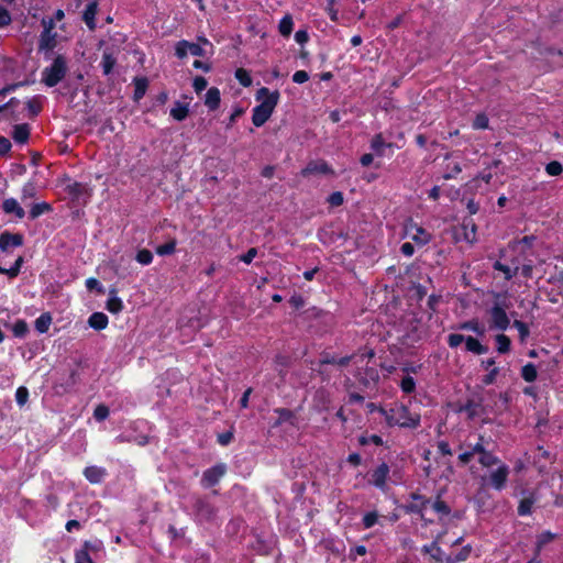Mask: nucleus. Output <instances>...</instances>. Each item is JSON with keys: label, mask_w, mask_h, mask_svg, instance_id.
<instances>
[{"label": "nucleus", "mask_w": 563, "mask_h": 563, "mask_svg": "<svg viewBox=\"0 0 563 563\" xmlns=\"http://www.w3.org/2000/svg\"><path fill=\"white\" fill-rule=\"evenodd\" d=\"M44 30L41 33L38 42V51L44 53L45 59H51L52 52L57 45L56 33H53L55 26L53 19L42 20Z\"/></svg>", "instance_id": "20e7f679"}, {"label": "nucleus", "mask_w": 563, "mask_h": 563, "mask_svg": "<svg viewBox=\"0 0 563 563\" xmlns=\"http://www.w3.org/2000/svg\"><path fill=\"white\" fill-rule=\"evenodd\" d=\"M416 383L411 376H406L401 380V389L406 394H410L415 390Z\"/></svg>", "instance_id": "3c124183"}, {"label": "nucleus", "mask_w": 563, "mask_h": 563, "mask_svg": "<svg viewBox=\"0 0 563 563\" xmlns=\"http://www.w3.org/2000/svg\"><path fill=\"white\" fill-rule=\"evenodd\" d=\"M109 299L107 300L106 308L111 313H119L123 309L122 300L117 296V290L112 288L109 291Z\"/></svg>", "instance_id": "412c9836"}, {"label": "nucleus", "mask_w": 563, "mask_h": 563, "mask_svg": "<svg viewBox=\"0 0 563 563\" xmlns=\"http://www.w3.org/2000/svg\"><path fill=\"white\" fill-rule=\"evenodd\" d=\"M220 90L216 87H211L208 89L205 96V104L209 108V110H217L220 106Z\"/></svg>", "instance_id": "6ab92c4d"}, {"label": "nucleus", "mask_w": 563, "mask_h": 563, "mask_svg": "<svg viewBox=\"0 0 563 563\" xmlns=\"http://www.w3.org/2000/svg\"><path fill=\"white\" fill-rule=\"evenodd\" d=\"M494 268L497 269V271H500L504 273L505 275V278L507 280L511 279L516 274H517V271H518V267H516L514 271L507 266V265H504L501 264L500 262H496L494 264Z\"/></svg>", "instance_id": "37998d69"}, {"label": "nucleus", "mask_w": 563, "mask_h": 563, "mask_svg": "<svg viewBox=\"0 0 563 563\" xmlns=\"http://www.w3.org/2000/svg\"><path fill=\"white\" fill-rule=\"evenodd\" d=\"M389 466L386 463L378 465L371 474L369 482L377 488L385 489Z\"/></svg>", "instance_id": "9b49d317"}, {"label": "nucleus", "mask_w": 563, "mask_h": 563, "mask_svg": "<svg viewBox=\"0 0 563 563\" xmlns=\"http://www.w3.org/2000/svg\"><path fill=\"white\" fill-rule=\"evenodd\" d=\"M11 21L10 12L0 5V29L9 25Z\"/></svg>", "instance_id": "4d7b16f0"}, {"label": "nucleus", "mask_w": 563, "mask_h": 563, "mask_svg": "<svg viewBox=\"0 0 563 563\" xmlns=\"http://www.w3.org/2000/svg\"><path fill=\"white\" fill-rule=\"evenodd\" d=\"M66 70V58L63 55H58L49 67L43 69L42 81L48 87H54L65 77Z\"/></svg>", "instance_id": "7ed1b4c3"}, {"label": "nucleus", "mask_w": 563, "mask_h": 563, "mask_svg": "<svg viewBox=\"0 0 563 563\" xmlns=\"http://www.w3.org/2000/svg\"><path fill=\"white\" fill-rule=\"evenodd\" d=\"M385 142L383 140L382 134H376L371 143V147L373 151H375L378 155H383V150L385 147Z\"/></svg>", "instance_id": "49530a36"}, {"label": "nucleus", "mask_w": 563, "mask_h": 563, "mask_svg": "<svg viewBox=\"0 0 563 563\" xmlns=\"http://www.w3.org/2000/svg\"><path fill=\"white\" fill-rule=\"evenodd\" d=\"M262 98H264L262 103L253 109L252 122L255 126H262L271 118L277 106L279 92L277 90L269 92L267 88L263 87L257 91V99Z\"/></svg>", "instance_id": "f257e3e1"}, {"label": "nucleus", "mask_w": 563, "mask_h": 563, "mask_svg": "<svg viewBox=\"0 0 563 563\" xmlns=\"http://www.w3.org/2000/svg\"><path fill=\"white\" fill-rule=\"evenodd\" d=\"M12 145L9 139L4 136H0V155L3 156L8 154L11 150Z\"/></svg>", "instance_id": "0e129e2a"}, {"label": "nucleus", "mask_w": 563, "mask_h": 563, "mask_svg": "<svg viewBox=\"0 0 563 563\" xmlns=\"http://www.w3.org/2000/svg\"><path fill=\"white\" fill-rule=\"evenodd\" d=\"M316 174L333 175V170L324 161H312L301 170L303 177Z\"/></svg>", "instance_id": "9d476101"}, {"label": "nucleus", "mask_w": 563, "mask_h": 563, "mask_svg": "<svg viewBox=\"0 0 563 563\" xmlns=\"http://www.w3.org/2000/svg\"><path fill=\"white\" fill-rule=\"evenodd\" d=\"M84 474L90 483L97 484L101 482L106 471L98 466H89L85 468Z\"/></svg>", "instance_id": "5701e85b"}, {"label": "nucleus", "mask_w": 563, "mask_h": 563, "mask_svg": "<svg viewBox=\"0 0 563 563\" xmlns=\"http://www.w3.org/2000/svg\"><path fill=\"white\" fill-rule=\"evenodd\" d=\"M35 196V186L33 183H27L23 186L22 197L23 198H32Z\"/></svg>", "instance_id": "69168bd1"}, {"label": "nucleus", "mask_w": 563, "mask_h": 563, "mask_svg": "<svg viewBox=\"0 0 563 563\" xmlns=\"http://www.w3.org/2000/svg\"><path fill=\"white\" fill-rule=\"evenodd\" d=\"M109 416V408L106 405H98L93 411V417L98 421L107 419Z\"/></svg>", "instance_id": "8fccbe9b"}, {"label": "nucleus", "mask_w": 563, "mask_h": 563, "mask_svg": "<svg viewBox=\"0 0 563 563\" xmlns=\"http://www.w3.org/2000/svg\"><path fill=\"white\" fill-rule=\"evenodd\" d=\"M30 137V126L26 123L16 124L13 126L12 139L15 143L24 144Z\"/></svg>", "instance_id": "dca6fc26"}, {"label": "nucleus", "mask_w": 563, "mask_h": 563, "mask_svg": "<svg viewBox=\"0 0 563 563\" xmlns=\"http://www.w3.org/2000/svg\"><path fill=\"white\" fill-rule=\"evenodd\" d=\"M115 63H117V59L112 55V53L104 51V53L102 55V62H101L103 74L109 75L112 71Z\"/></svg>", "instance_id": "c85d7f7f"}, {"label": "nucleus", "mask_w": 563, "mask_h": 563, "mask_svg": "<svg viewBox=\"0 0 563 563\" xmlns=\"http://www.w3.org/2000/svg\"><path fill=\"white\" fill-rule=\"evenodd\" d=\"M309 79V75L306 70H298L294 74L292 80L296 84H303Z\"/></svg>", "instance_id": "774afa93"}, {"label": "nucleus", "mask_w": 563, "mask_h": 563, "mask_svg": "<svg viewBox=\"0 0 563 563\" xmlns=\"http://www.w3.org/2000/svg\"><path fill=\"white\" fill-rule=\"evenodd\" d=\"M537 496L534 493H529L527 496H523L518 506V514L520 516H527L531 514L532 506L537 501Z\"/></svg>", "instance_id": "f3484780"}, {"label": "nucleus", "mask_w": 563, "mask_h": 563, "mask_svg": "<svg viewBox=\"0 0 563 563\" xmlns=\"http://www.w3.org/2000/svg\"><path fill=\"white\" fill-rule=\"evenodd\" d=\"M509 475V468L507 465L503 464L500 465L496 471H494L490 476V485L497 489L500 490L505 487L507 478Z\"/></svg>", "instance_id": "ddd939ff"}, {"label": "nucleus", "mask_w": 563, "mask_h": 563, "mask_svg": "<svg viewBox=\"0 0 563 563\" xmlns=\"http://www.w3.org/2000/svg\"><path fill=\"white\" fill-rule=\"evenodd\" d=\"M464 341H465L464 335L459 334V333H452L448 338V343L451 347H457Z\"/></svg>", "instance_id": "6e6d98bb"}, {"label": "nucleus", "mask_w": 563, "mask_h": 563, "mask_svg": "<svg viewBox=\"0 0 563 563\" xmlns=\"http://www.w3.org/2000/svg\"><path fill=\"white\" fill-rule=\"evenodd\" d=\"M257 255V250L255 247H251L245 254L240 256V261L245 264H250L253 258Z\"/></svg>", "instance_id": "338daca9"}, {"label": "nucleus", "mask_w": 563, "mask_h": 563, "mask_svg": "<svg viewBox=\"0 0 563 563\" xmlns=\"http://www.w3.org/2000/svg\"><path fill=\"white\" fill-rule=\"evenodd\" d=\"M498 374H499V368L498 367H493L490 369V372L483 377V383L485 385H492L496 380V377H497Z\"/></svg>", "instance_id": "680f3d73"}, {"label": "nucleus", "mask_w": 563, "mask_h": 563, "mask_svg": "<svg viewBox=\"0 0 563 563\" xmlns=\"http://www.w3.org/2000/svg\"><path fill=\"white\" fill-rule=\"evenodd\" d=\"M207 85H208V82H207L206 78H203L201 76L196 77L194 80V89L197 93L205 90L207 88Z\"/></svg>", "instance_id": "e2e57ef3"}, {"label": "nucleus", "mask_w": 563, "mask_h": 563, "mask_svg": "<svg viewBox=\"0 0 563 563\" xmlns=\"http://www.w3.org/2000/svg\"><path fill=\"white\" fill-rule=\"evenodd\" d=\"M460 329L461 330H472V331L476 332L479 335L484 334V332H485L484 327H482L478 323V321H476V320H471V321L462 323L460 325Z\"/></svg>", "instance_id": "a19ab883"}, {"label": "nucleus", "mask_w": 563, "mask_h": 563, "mask_svg": "<svg viewBox=\"0 0 563 563\" xmlns=\"http://www.w3.org/2000/svg\"><path fill=\"white\" fill-rule=\"evenodd\" d=\"M71 192H73V201L75 199H79V197H82L84 198V202H85L86 201V197L88 196L86 187H84L80 184L73 185Z\"/></svg>", "instance_id": "09e8293b"}, {"label": "nucleus", "mask_w": 563, "mask_h": 563, "mask_svg": "<svg viewBox=\"0 0 563 563\" xmlns=\"http://www.w3.org/2000/svg\"><path fill=\"white\" fill-rule=\"evenodd\" d=\"M278 413V419L275 422V426H280L283 422L291 421L294 418V415L288 409H276L275 410Z\"/></svg>", "instance_id": "de8ad7c7"}, {"label": "nucleus", "mask_w": 563, "mask_h": 563, "mask_svg": "<svg viewBox=\"0 0 563 563\" xmlns=\"http://www.w3.org/2000/svg\"><path fill=\"white\" fill-rule=\"evenodd\" d=\"M406 233L412 241L420 245H424L431 240V234L413 222H409L406 225Z\"/></svg>", "instance_id": "0eeeda50"}, {"label": "nucleus", "mask_w": 563, "mask_h": 563, "mask_svg": "<svg viewBox=\"0 0 563 563\" xmlns=\"http://www.w3.org/2000/svg\"><path fill=\"white\" fill-rule=\"evenodd\" d=\"M235 77L236 79L239 80V82L244 86V87H249L251 86L252 84V79H251V76L249 75V73L243 69V68H239L236 69L235 71Z\"/></svg>", "instance_id": "a18cd8bd"}, {"label": "nucleus", "mask_w": 563, "mask_h": 563, "mask_svg": "<svg viewBox=\"0 0 563 563\" xmlns=\"http://www.w3.org/2000/svg\"><path fill=\"white\" fill-rule=\"evenodd\" d=\"M374 443L375 445H382L383 444V439L377 435V434H372L371 437H362L360 439V443L362 445H365V444H368V443Z\"/></svg>", "instance_id": "13d9d810"}, {"label": "nucleus", "mask_w": 563, "mask_h": 563, "mask_svg": "<svg viewBox=\"0 0 563 563\" xmlns=\"http://www.w3.org/2000/svg\"><path fill=\"white\" fill-rule=\"evenodd\" d=\"M135 260L142 265H148L153 261V254L147 249H142L136 253Z\"/></svg>", "instance_id": "ea45409f"}, {"label": "nucleus", "mask_w": 563, "mask_h": 563, "mask_svg": "<svg viewBox=\"0 0 563 563\" xmlns=\"http://www.w3.org/2000/svg\"><path fill=\"white\" fill-rule=\"evenodd\" d=\"M88 324L95 330H103L108 325V317L103 312H93L88 319Z\"/></svg>", "instance_id": "aec40b11"}, {"label": "nucleus", "mask_w": 563, "mask_h": 563, "mask_svg": "<svg viewBox=\"0 0 563 563\" xmlns=\"http://www.w3.org/2000/svg\"><path fill=\"white\" fill-rule=\"evenodd\" d=\"M378 516L376 512H368L363 518V523L365 528H371L377 522Z\"/></svg>", "instance_id": "052dcab7"}, {"label": "nucleus", "mask_w": 563, "mask_h": 563, "mask_svg": "<svg viewBox=\"0 0 563 563\" xmlns=\"http://www.w3.org/2000/svg\"><path fill=\"white\" fill-rule=\"evenodd\" d=\"M464 239L473 243L476 240V225L472 220H465L463 223Z\"/></svg>", "instance_id": "c756f323"}, {"label": "nucleus", "mask_w": 563, "mask_h": 563, "mask_svg": "<svg viewBox=\"0 0 563 563\" xmlns=\"http://www.w3.org/2000/svg\"><path fill=\"white\" fill-rule=\"evenodd\" d=\"M497 351L499 353H507L510 350V339L505 334L496 336Z\"/></svg>", "instance_id": "e433bc0d"}, {"label": "nucleus", "mask_w": 563, "mask_h": 563, "mask_svg": "<svg viewBox=\"0 0 563 563\" xmlns=\"http://www.w3.org/2000/svg\"><path fill=\"white\" fill-rule=\"evenodd\" d=\"M479 463L484 467H490L493 465H496L498 463V459L493 455L492 453L485 451L478 459Z\"/></svg>", "instance_id": "79ce46f5"}, {"label": "nucleus", "mask_w": 563, "mask_h": 563, "mask_svg": "<svg viewBox=\"0 0 563 563\" xmlns=\"http://www.w3.org/2000/svg\"><path fill=\"white\" fill-rule=\"evenodd\" d=\"M43 108V97L34 96L26 101V109L29 110L30 117L34 118L40 114Z\"/></svg>", "instance_id": "393cba45"}, {"label": "nucleus", "mask_w": 563, "mask_h": 563, "mask_svg": "<svg viewBox=\"0 0 563 563\" xmlns=\"http://www.w3.org/2000/svg\"><path fill=\"white\" fill-rule=\"evenodd\" d=\"M51 324H52L51 313L44 312L38 318H36L35 322H34V328L40 334H44L48 331Z\"/></svg>", "instance_id": "b1692460"}, {"label": "nucleus", "mask_w": 563, "mask_h": 563, "mask_svg": "<svg viewBox=\"0 0 563 563\" xmlns=\"http://www.w3.org/2000/svg\"><path fill=\"white\" fill-rule=\"evenodd\" d=\"M97 9H98V2L97 0H91L84 13H82V20L84 22L86 23V25L90 29V30H93L95 26H96V14H97Z\"/></svg>", "instance_id": "2eb2a0df"}, {"label": "nucleus", "mask_w": 563, "mask_h": 563, "mask_svg": "<svg viewBox=\"0 0 563 563\" xmlns=\"http://www.w3.org/2000/svg\"><path fill=\"white\" fill-rule=\"evenodd\" d=\"M422 551L426 552V553H430L431 558L434 559L438 563H442L443 562L442 551L438 547L437 542H432L429 545H424Z\"/></svg>", "instance_id": "2f4dec72"}, {"label": "nucleus", "mask_w": 563, "mask_h": 563, "mask_svg": "<svg viewBox=\"0 0 563 563\" xmlns=\"http://www.w3.org/2000/svg\"><path fill=\"white\" fill-rule=\"evenodd\" d=\"M465 345H466L467 351L473 352L478 355L486 353L488 350L486 346L481 344V342L477 339H475L473 336H467L465 339Z\"/></svg>", "instance_id": "a878e982"}, {"label": "nucleus", "mask_w": 563, "mask_h": 563, "mask_svg": "<svg viewBox=\"0 0 563 563\" xmlns=\"http://www.w3.org/2000/svg\"><path fill=\"white\" fill-rule=\"evenodd\" d=\"M24 238L21 233H11L4 231L0 234V250L8 252L10 247H19L23 245Z\"/></svg>", "instance_id": "6e6552de"}, {"label": "nucleus", "mask_w": 563, "mask_h": 563, "mask_svg": "<svg viewBox=\"0 0 563 563\" xmlns=\"http://www.w3.org/2000/svg\"><path fill=\"white\" fill-rule=\"evenodd\" d=\"M460 411L461 412H466L468 419H474L477 416L488 413L490 410H489V407L487 405L483 404V398L478 397V398H470V399H467L465 405H463L460 408Z\"/></svg>", "instance_id": "39448f33"}, {"label": "nucleus", "mask_w": 563, "mask_h": 563, "mask_svg": "<svg viewBox=\"0 0 563 563\" xmlns=\"http://www.w3.org/2000/svg\"><path fill=\"white\" fill-rule=\"evenodd\" d=\"M379 411L385 416L389 426L417 428L420 422V416L418 413H411L404 405H397L388 411L380 408Z\"/></svg>", "instance_id": "f03ea898"}, {"label": "nucleus", "mask_w": 563, "mask_h": 563, "mask_svg": "<svg viewBox=\"0 0 563 563\" xmlns=\"http://www.w3.org/2000/svg\"><path fill=\"white\" fill-rule=\"evenodd\" d=\"M29 389L25 386H20L15 390V401L20 407H23L29 400Z\"/></svg>", "instance_id": "4c0bfd02"}, {"label": "nucleus", "mask_w": 563, "mask_h": 563, "mask_svg": "<svg viewBox=\"0 0 563 563\" xmlns=\"http://www.w3.org/2000/svg\"><path fill=\"white\" fill-rule=\"evenodd\" d=\"M514 327L518 330L521 341H523L529 335V329L525 322L515 320Z\"/></svg>", "instance_id": "603ef678"}, {"label": "nucleus", "mask_w": 563, "mask_h": 563, "mask_svg": "<svg viewBox=\"0 0 563 563\" xmlns=\"http://www.w3.org/2000/svg\"><path fill=\"white\" fill-rule=\"evenodd\" d=\"M2 210L8 214L13 213L18 219H22L25 216L24 209L14 198L4 199L2 202Z\"/></svg>", "instance_id": "4468645a"}, {"label": "nucleus", "mask_w": 563, "mask_h": 563, "mask_svg": "<svg viewBox=\"0 0 563 563\" xmlns=\"http://www.w3.org/2000/svg\"><path fill=\"white\" fill-rule=\"evenodd\" d=\"M170 115L177 121H183L188 115V107L177 102L175 107L172 108Z\"/></svg>", "instance_id": "7c9ffc66"}, {"label": "nucleus", "mask_w": 563, "mask_h": 563, "mask_svg": "<svg viewBox=\"0 0 563 563\" xmlns=\"http://www.w3.org/2000/svg\"><path fill=\"white\" fill-rule=\"evenodd\" d=\"M23 263H24L23 257L19 256L15 260V262L13 263V265L10 268H7L5 275L9 278H15L20 274V271H21V267H22Z\"/></svg>", "instance_id": "58836bf2"}, {"label": "nucleus", "mask_w": 563, "mask_h": 563, "mask_svg": "<svg viewBox=\"0 0 563 563\" xmlns=\"http://www.w3.org/2000/svg\"><path fill=\"white\" fill-rule=\"evenodd\" d=\"M49 210H51V206L47 202L34 203L29 211V218L31 220H35L36 218H38L40 216H42L43 213H45Z\"/></svg>", "instance_id": "cd10ccee"}, {"label": "nucleus", "mask_w": 563, "mask_h": 563, "mask_svg": "<svg viewBox=\"0 0 563 563\" xmlns=\"http://www.w3.org/2000/svg\"><path fill=\"white\" fill-rule=\"evenodd\" d=\"M521 376L528 383L534 382L536 378H537V368H536V366L533 364H531V363L525 365L522 367Z\"/></svg>", "instance_id": "c9c22d12"}, {"label": "nucleus", "mask_w": 563, "mask_h": 563, "mask_svg": "<svg viewBox=\"0 0 563 563\" xmlns=\"http://www.w3.org/2000/svg\"><path fill=\"white\" fill-rule=\"evenodd\" d=\"M490 328H495L498 330H506L509 325V318L506 313V310L499 306L495 305L490 311Z\"/></svg>", "instance_id": "423d86ee"}, {"label": "nucleus", "mask_w": 563, "mask_h": 563, "mask_svg": "<svg viewBox=\"0 0 563 563\" xmlns=\"http://www.w3.org/2000/svg\"><path fill=\"white\" fill-rule=\"evenodd\" d=\"M134 84H135L134 99L140 100L145 95L148 81L146 78H135Z\"/></svg>", "instance_id": "72a5a7b5"}, {"label": "nucleus", "mask_w": 563, "mask_h": 563, "mask_svg": "<svg viewBox=\"0 0 563 563\" xmlns=\"http://www.w3.org/2000/svg\"><path fill=\"white\" fill-rule=\"evenodd\" d=\"M331 206L339 207L343 203V195L340 191L332 192L328 199Z\"/></svg>", "instance_id": "bf43d9fd"}, {"label": "nucleus", "mask_w": 563, "mask_h": 563, "mask_svg": "<svg viewBox=\"0 0 563 563\" xmlns=\"http://www.w3.org/2000/svg\"><path fill=\"white\" fill-rule=\"evenodd\" d=\"M294 22L290 15H285L278 25V30L283 36H289L292 31Z\"/></svg>", "instance_id": "473e14b6"}, {"label": "nucleus", "mask_w": 563, "mask_h": 563, "mask_svg": "<svg viewBox=\"0 0 563 563\" xmlns=\"http://www.w3.org/2000/svg\"><path fill=\"white\" fill-rule=\"evenodd\" d=\"M99 545H92L90 542H85L84 549L76 553V563H93L89 551H98Z\"/></svg>", "instance_id": "4be33fe9"}, {"label": "nucleus", "mask_w": 563, "mask_h": 563, "mask_svg": "<svg viewBox=\"0 0 563 563\" xmlns=\"http://www.w3.org/2000/svg\"><path fill=\"white\" fill-rule=\"evenodd\" d=\"M432 508L439 512V514H442V515H449L450 514V507L443 501V500H435L433 504H432Z\"/></svg>", "instance_id": "5fc2aeb1"}, {"label": "nucleus", "mask_w": 563, "mask_h": 563, "mask_svg": "<svg viewBox=\"0 0 563 563\" xmlns=\"http://www.w3.org/2000/svg\"><path fill=\"white\" fill-rule=\"evenodd\" d=\"M411 498L413 501L405 506L407 512L421 514L426 506L429 504L428 499H424L418 494H412Z\"/></svg>", "instance_id": "a211bd4d"}, {"label": "nucleus", "mask_w": 563, "mask_h": 563, "mask_svg": "<svg viewBox=\"0 0 563 563\" xmlns=\"http://www.w3.org/2000/svg\"><path fill=\"white\" fill-rule=\"evenodd\" d=\"M473 128L476 130L487 129L488 128V118L483 113L477 114L473 122Z\"/></svg>", "instance_id": "864d4df0"}, {"label": "nucleus", "mask_w": 563, "mask_h": 563, "mask_svg": "<svg viewBox=\"0 0 563 563\" xmlns=\"http://www.w3.org/2000/svg\"><path fill=\"white\" fill-rule=\"evenodd\" d=\"M545 172L550 175V176H559L562 174L563 172V166L560 162L558 161H552L550 162L549 164H547L545 166Z\"/></svg>", "instance_id": "c03bdc74"}, {"label": "nucleus", "mask_w": 563, "mask_h": 563, "mask_svg": "<svg viewBox=\"0 0 563 563\" xmlns=\"http://www.w3.org/2000/svg\"><path fill=\"white\" fill-rule=\"evenodd\" d=\"M188 53L192 56H203V49L199 44L190 43L187 41L178 42L176 46V55L179 58H184Z\"/></svg>", "instance_id": "f8f14e48"}, {"label": "nucleus", "mask_w": 563, "mask_h": 563, "mask_svg": "<svg viewBox=\"0 0 563 563\" xmlns=\"http://www.w3.org/2000/svg\"><path fill=\"white\" fill-rule=\"evenodd\" d=\"M11 330L15 338L23 339L29 333V325L25 320L18 319L11 327Z\"/></svg>", "instance_id": "bb28decb"}, {"label": "nucleus", "mask_w": 563, "mask_h": 563, "mask_svg": "<svg viewBox=\"0 0 563 563\" xmlns=\"http://www.w3.org/2000/svg\"><path fill=\"white\" fill-rule=\"evenodd\" d=\"M176 244H177L176 240L175 239H170L165 244H162V245L157 246L155 251L161 256L170 255V254H173L175 252Z\"/></svg>", "instance_id": "f704fd0d"}, {"label": "nucleus", "mask_w": 563, "mask_h": 563, "mask_svg": "<svg viewBox=\"0 0 563 563\" xmlns=\"http://www.w3.org/2000/svg\"><path fill=\"white\" fill-rule=\"evenodd\" d=\"M227 467L224 464H217L211 468L205 471L202 475V482L206 486L211 487L218 484L220 478L225 474Z\"/></svg>", "instance_id": "1a4fd4ad"}]
</instances>
